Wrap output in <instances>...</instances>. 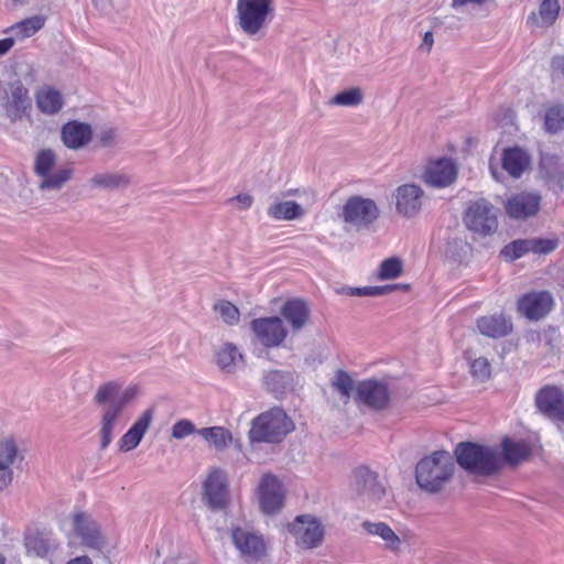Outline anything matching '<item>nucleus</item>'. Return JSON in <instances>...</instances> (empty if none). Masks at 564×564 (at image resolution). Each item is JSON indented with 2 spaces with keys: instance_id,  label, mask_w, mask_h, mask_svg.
Returning <instances> with one entry per match:
<instances>
[{
  "instance_id": "obj_1",
  "label": "nucleus",
  "mask_w": 564,
  "mask_h": 564,
  "mask_svg": "<svg viewBox=\"0 0 564 564\" xmlns=\"http://www.w3.org/2000/svg\"><path fill=\"white\" fill-rule=\"evenodd\" d=\"M139 394L138 386L121 389L118 381H108L100 384L94 395V401L101 406L100 420V448L106 449L113 438L115 425L124 408Z\"/></svg>"
},
{
  "instance_id": "obj_2",
  "label": "nucleus",
  "mask_w": 564,
  "mask_h": 564,
  "mask_svg": "<svg viewBox=\"0 0 564 564\" xmlns=\"http://www.w3.org/2000/svg\"><path fill=\"white\" fill-rule=\"evenodd\" d=\"M454 471L455 463L452 455L447 451H436L416 464V484L421 489L435 494L451 481Z\"/></svg>"
},
{
  "instance_id": "obj_3",
  "label": "nucleus",
  "mask_w": 564,
  "mask_h": 564,
  "mask_svg": "<svg viewBox=\"0 0 564 564\" xmlns=\"http://www.w3.org/2000/svg\"><path fill=\"white\" fill-rule=\"evenodd\" d=\"M454 455L457 464L467 473L490 476L501 468V456L497 448L473 442H460Z\"/></svg>"
},
{
  "instance_id": "obj_4",
  "label": "nucleus",
  "mask_w": 564,
  "mask_h": 564,
  "mask_svg": "<svg viewBox=\"0 0 564 564\" xmlns=\"http://www.w3.org/2000/svg\"><path fill=\"white\" fill-rule=\"evenodd\" d=\"M294 430V423L286 412L274 406L254 417L248 436L251 443H280Z\"/></svg>"
},
{
  "instance_id": "obj_5",
  "label": "nucleus",
  "mask_w": 564,
  "mask_h": 564,
  "mask_svg": "<svg viewBox=\"0 0 564 564\" xmlns=\"http://www.w3.org/2000/svg\"><path fill=\"white\" fill-rule=\"evenodd\" d=\"M58 156L51 148L39 150L34 154L33 172L39 177L37 187L42 192H59L73 177L75 170L70 165L55 170Z\"/></svg>"
},
{
  "instance_id": "obj_6",
  "label": "nucleus",
  "mask_w": 564,
  "mask_h": 564,
  "mask_svg": "<svg viewBox=\"0 0 564 564\" xmlns=\"http://www.w3.org/2000/svg\"><path fill=\"white\" fill-rule=\"evenodd\" d=\"M273 15V0L237 1V24L248 36H262Z\"/></svg>"
},
{
  "instance_id": "obj_7",
  "label": "nucleus",
  "mask_w": 564,
  "mask_h": 564,
  "mask_svg": "<svg viewBox=\"0 0 564 564\" xmlns=\"http://www.w3.org/2000/svg\"><path fill=\"white\" fill-rule=\"evenodd\" d=\"M379 215L380 210L373 199L355 195L346 200L339 217L347 226L364 230L368 229Z\"/></svg>"
},
{
  "instance_id": "obj_8",
  "label": "nucleus",
  "mask_w": 564,
  "mask_h": 564,
  "mask_svg": "<svg viewBox=\"0 0 564 564\" xmlns=\"http://www.w3.org/2000/svg\"><path fill=\"white\" fill-rule=\"evenodd\" d=\"M463 221L475 235L490 236L498 229L497 209L486 199L473 202L466 208Z\"/></svg>"
},
{
  "instance_id": "obj_9",
  "label": "nucleus",
  "mask_w": 564,
  "mask_h": 564,
  "mask_svg": "<svg viewBox=\"0 0 564 564\" xmlns=\"http://www.w3.org/2000/svg\"><path fill=\"white\" fill-rule=\"evenodd\" d=\"M352 486L356 495L365 503L379 505L388 500L387 487L380 480L378 473L366 466L357 467L354 470Z\"/></svg>"
},
{
  "instance_id": "obj_10",
  "label": "nucleus",
  "mask_w": 564,
  "mask_h": 564,
  "mask_svg": "<svg viewBox=\"0 0 564 564\" xmlns=\"http://www.w3.org/2000/svg\"><path fill=\"white\" fill-rule=\"evenodd\" d=\"M1 108L6 118L15 123L30 115L32 105L29 89L20 79L10 82L1 97Z\"/></svg>"
},
{
  "instance_id": "obj_11",
  "label": "nucleus",
  "mask_w": 564,
  "mask_h": 564,
  "mask_svg": "<svg viewBox=\"0 0 564 564\" xmlns=\"http://www.w3.org/2000/svg\"><path fill=\"white\" fill-rule=\"evenodd\" d=\"M258 496L262 512L273 514L283 507L285 488L275 475L265 473L259 481Z\"/></svg>"
},
{
  "instance_id": "obj_12",
  "label": "nucleus",
  "mask_w": 564,
  "mask_h": 564,
  "mask_svg": "<svg viewBox=\"0 0 564 564\" xmlns=\"http://www.w3.org/2000/svg\"><path fill=\"white\" fill-rule=\"evenodd\" d=\"M355 401L373 410L387 408L390 401V390L384 381L364 380L356 388Z\"/></svg>"
},
{
  "instance_id": "obj_13",
  "label": "nucleus",
  "mask_w": 564,
  "mask_h": 564,
  "mask_svg": "<svg viewBox=\"0 0 564 564\" xmlns=\"http://www.w3.org/2000/svg\"><path fill=\"white\" fill-rule=\"evenodd\" d=\"M289 531L294 535L296 543L306 549L317 546L324 535L322 524L310 516H299L289 524Z\"/></svg>"
},
{
  "instance_id": "obj_14",
  "label": "nucleus",
  "mask_w": 564,
  "mask_h": 564,
  "mask_svg": "<svg viewBox=\"0 0 564 564\" xmlns=\"http://www.w3.org/2000/svg\"><path fill=\"white\" fill-rule=\"evenodd\" d=\"M251 329L265 347L280 346L288 335L282 319L278 316L256 318L251 322Z\"/></svg>"
},
{
  "instance_id": "obj_15",
  "label": "nucleus",
  "mask_w": 564,
  "mask_h": 564,
  "mask_svg": "<svg viewBox=\"0 0 564 564\" xmlns=\"http://www.w3.org/2000/svg\"><path fill=\"white\" fill-rule=\"evenodd\" d=\"M204 499L213 510H221L228 502V484L225 471L213 469L204 481Z\"/></svg>"
},
{
  "instance_id": "obj_16",
  "label": "nucleus",
  "mask_w": 564,
  "mask_h": 564,
  "mask_svg": "<svg viewBox=\"0 0 564 564\" xmlns=\"http://www.w3.org/2000/svg\"><path fill=\"white\" fill-rule=\"evenodd\" d=\"M535 404L541 413L553 421L564 423V394L554 386H545L535 395Z\"/></svg>"
},
{
  "instance_id": "obj_17",
  "label": "nucleus",
  "mask_w": 564,
  "mask_h": 564,
  "mask_svg": "<svg viewBox=\"0 0 564 564\" xmlns=\"http://www.w3.org/2000/svg\"><path fill=\"white\" fill-rule=\"evenodd\" d=\"M423 195L424 192L419 185H400L393 193L397 212L406 218L416 216L422 207Z\"/></svg>"
},
{
  "instance_id": "obj_18",
  "label": "nucleus",
  "mask_w": 564,
  "mask_h": 564,
  "mask_svg": "<svg viewBox=\"0 0 564 564\" xmlns=\"http://www.w3.org/2000/svg\"><path fill=\"white\" fill-rule=\"evenodd\" d=\"M74 531L80 538L82 543L90 549L101 550L106 545V539L98 523L87 513L78 512L73 517Z\"/></svg>"
},
{
  "instance_id": "obj_19",
  "label": "nucleus",
  "mask_w": 564,
  "mask_h": 564,
  "mask_svg": "<svg viewBox=\"0 0 564 564\" xmlns=\"http://www.w3.org/2000/svg\"><path fill=\"white\" fill-rule=\"evenodd\" d=\"M23 455L13 436L0 440V491L7 488L13 480V465L22 462Z\"/></svg>"
},
{
  "instance_id": "obj_20",
  "label": "nucleus",
  "mask_w": 564,
  "mask_h": 564,
  "mask_svg": "<svg viewBox=\"0 0 564 564\" xmlns=\"http://www.w3.org/2000/svg\"><path fill=\"white\" fill-rule=\"evenodd\" d=\"M553 306V297L546 291L523 295L518 301V311L529 319L538 321L544 317Z\"/></svg>"
},
{
  "instance_id": "obj_21",
  "label": "nucleus",
  "mask_w": 564,
  "mask_h": 564,
  "mask_svg": "<svg viewBox=\"0 0 564 564\" xmlns=\"http://www.w3.org/2000/svg\"><path fill=\"white\" fill-rule=\"evenodd\" d=\"M93 139V128L89 123L70 120L62 126L61 141L69 150H80Z\"/></svg>"
},
{
  "instance_id": "obj_22",
  "label": "nucleus",
  "mask_w": 564,
  "mask_h": 564,
  "mask_svg": "<svg viewBox=\"0 0 564 564\" xmlns=\"http://www.w3.org/2000/svg\"><path fill=\"white\" fill-rule=\"evenodd\" d=\"M457 177V166L446 158L432 161L426 166L424 181L434 187H446L451 185Z\"/></svg>"
},
{
  "instance_id": "obj_23",
  "label": "nucleus",
  "mask_w": 564,
  "mask_h": 564,
  "mask_svg": "<svg viewBox=\"0 0 564 564\" xmlns=\"http://www.w3.org/2000/svg\"><path fill=\"white\" fill-rule=\"evenodd\" d=\"M132 181V175L123 170L104 171L95 173L88 180V184L93 189L115 192L127 189Z\"/></svg>"
},
{
  "instance_id": "obj_24",
  "label": "nucleus",
  "mask_w": 564,
  "mask_h": 564,
  "mask_svg": "<svg viewBox=\"0 0 564 564\" xmlns=\"http://www.w3.org/2000/svg\"><path fill=\"white\" fill-rule=\"evenodd\" d=\"M361 530L367 535L376 538L382 547L392 553H399L401 550L402 541L400 536L386 523V522H372L369 520L364 521Z\"/></svg>"
},
{
  "instance_id": "obj_25",
  "label": "nucleus",
  "mask_w": 564,
  "mask_h": 564,
  "mask_svg": "<svg viewBox=\"0 0 564 564\" xmlns=\"http://www.w3.org/2000/svg\"><path fill=\"white\" fill-rule=\"evenodd\" d=\"M541 196L534 193H520L510 197L506 212L511 218L524 219L535 215L540 208Z\"/></svg>"
},
{
  "instance_id": "obj_26",
  "label": "nucleus",
  "mask_w": 564,
  "mask_h": 564,
  "mask_svg": "<svg viewBox=\"0 0 564 564\" xmlns=\"http://www.w3.org/2000/svg\"><path fill=\"white\" fill-rule=\"evenodd\" d=\"M154 415V409H147L132 426L123 434L119 441V448L122 452L134 449L143 438L145 432L150 427Z\"/></svg>"
},
{
  "instance_id": "obj_27",
  "label": "nucleus",
  "mask_w": 564,
  "mask_h": 564,
  "mask_svg": "<svg viewBox=\"0 0 564 564\" xmlns=\"http://www.w3.org/2000/svg\"><path fill=\"white\" fill-rule=\"evenodd\" d=\"M37 110L45 116L57 115L65 105L62 93L52 86L44 85L34 94Z\"/></svg>"
},
{
  "instance_id": "obj_28",
  "label": "nucleus",
  "mask_w": 564,
  "mask_h": 564,
  "mask_svg": "<svg viewBox=\"0 0 564 564\" xmlns=\"http://www.w3.org/2000/svg\"><path fill=\"white\" fill-rule=\"evenodd\" d=\"M231 538L236 547L245 555L258 558L264 552L262 539L249 530L234 528Z\"/></svg>"
},
{
  "instance_id": "obj_29",
  "label": "nucleus",
  "mask_w": 564,
  "mask_h": 564,
  "mask_svg": "<svg viewBox=\"0 0 564 564\" xmlns=\"http://www.w3.org/2000/svg\"><path fill=\"white\" fill-rule=\"evenodd\" d=\"M310 314V307L300 299L286 301L281 308V315L290 324L293 333L300 332L307 324Z\"/></svg>"
},
{
  "instance_id": "obj_30",
  "label": "nucleus",
  "mask_w": 564,
  "mask_h": 564,
  "mask_svg": "<svg viewBox=\"0 0 564 564\" xmlns=\"http://www.w3.org/2000/svg\"><path fill=\"white\" fill-rule=\"evenodd\" d=\"M502 167L513 178H519L531 163L530 155L521 148L513 147L503 150Z\"/></svg>"
},
{
  "instance_id": "obj_31",
  "label": "nucleus",
  "mask_w": 564,
  "mask_h": 564,
  "mask_svg": "<svg viewBox=\"0 0 564 564\" xmlns=\"http://www.w3.org/2000/svg\"><path fill=\"white\" fill-rule=\"evenodd\" d=\"M479 332L490 338H501L512 330V323L503 314L481 316L477 319Z\"/></svg>"
},
{
  "instance_id": "obj_32",
  "label": "nucleus",
  "mask_w": 564,
  "mask_h": 564,
  "mask_svg": "<svg viewBox=\"0 0 564 564\" xmlns=\"http://www.w3.org/2000/svg\"><path fill=\"white\" fill-rule=\"evenodd\" d=\"M24 541L28 554L35 557H46L50 552L57 547L52 534L46 532H31L25 535Z\"/></svg>"
},
{
  "instance_id": "obj_33",
  "label": "nucleus",
  "mask_w": 564,
  "mask_h": 564,
  "mask_svg": "<svg viewBox=\"0 0 564 564\" xmlns=\"http://www.w3.org/2000/svg\"><path fill=\"white\" fill-rule=\"evenodd\" d=\"M242 361V354L231 343H225L216 350V364L227 375L235 373Z\"/></svg>"
},
{
  "instance_id": "obj_34",
  "label": "nucleus",
  "mask_w": 564,
  "mask_h": 564,
  "mask_svg": "<svg viewBox=\"0 0 564 564\" xmlns=\"http://www.w3.org/2000/svg\"><path fill=\"white\" fill-rule=\"evenodd\" d=\"M531 451V446L525 441H512L509 437H505L501 442V463L505 460L510 465H517L528 459Z\"/></svg>"
},
{
  "instance_id": "obj_35",
  "label": "nucleus",
  "mask_w": 564,
  "mask_h": 564,
  "mask_svg": "<svg viewBox=\"0 0 564 564\" xmlns=\"http://www.w3.org/2000/svg\"><path fill=\"white\" fill-rule=\"evenodd\" d=\"M294 375L291 371L269 370L263 375V386L273 394L285 393L292 388Z\"/></svg>"
},
{
  "instance_id": "obj_36",
  "label": "nucleus",
  "mask_w": 564,
  "mask_h": 564,
  "mask_svg": "<svg viewBox=\"0 0 564 564\" xmlns=\"http://www.w3.org/2000/svg\"><path fill=\"white\" fill-rule=\"evenodd\" d=\"M197 434L217 451H224L232 441L230 431L223 426L203 427Z\"/></svg>"
},
{
  "instance_id": "obj_37",
  "label": "nucleus",
  "mask_w": 564,
  "mask_h": 564,
  "mask_svg": "<svg viewBox=\"0 0 564 564\" xmlns=\"http://www.w3.org/2000/svg\"><path fill=\"white\" fill-rule=\"evenodd\" d=\"M558 0H543L539 7L538 14L532 12L529 17L534 24L541 28L552 25L558 17Z\"/></svg>"
},
{
  "instance_id": "obj_38",
  "label": "nucleus",
  "mask_w": 564,
  "mask_h": 564,
  "mask_svg": "<svg viewBox=\"0 0 564 564\" xmlns=\"http://www.w3.org/2000/svg\"><path fill=\"white\" fill-rule=\"evenodd\" d=\"M44 24L45 18L43 15H33L13 24L6 33H11L14 40H22L34 35Z\"/></svg>"
},
{
  "instance_id": "obj_39",
  "label": "nucleus",
  "mask_w": 564,
  "mask_h": 564,
  "mask_svg": "<svg viewBox=\"0 0 564 564\" xmlns=\"http://www.w3.org/2000/svg\"><path fill=\"white\" fill-rule=\"evenodd\" d=\"M305 214L304 209L295 202L286 200L271 205L268 215L276 220L299 219Z\"/></svg>"
},
{
  "instance_id": "obj_40",
  "label": "nucleus",
  "mask_w": 564,
  "mask_h": 564,
  "mask_svg": "<svg viewBox=\"0 0 564 564\" xmlns=\"http://www.w3.org/2000/svg\"><path fill=\"white\" fill-rule=\"evenodd\" d=\"M364 102V93L360 87H350L337 93L329 100L332 106L357 107Z\"/></svg>"
},
{
  "instance_id": "obj_41",
  "label": "nucleus",
  "mask_w": 564,
  "mask_h": 564,
  "mask_svg": "<svg viewBox=\"0 0 564 564\" xmlns=\"http://www.w3.org/2000/svg\"><path fill=\"white\" fill-rule=\"evenodd\" d=\"M333 388L340 393L343 398H345V402L350 398L351 392L354 391V380L345 370H337L335 377L332 381Z\"/></svg>"
},
{
  "instance_id": "obj_42",
  "label": "nucleus",
  "mask_w": 564,
  "mask_h": 564,
  "mask_svg": "<svg viewBox=\"0 0 564 564\" xmlns=\"http://www.w3.org/2000/svg\"><path fill=\"white\" fill-rule=\"evenodd\" d=\"M214 310L228 325H236L239 322L240 313L236 305L229 301L220 300L214 304Z\"/></svg>"
},
{
  "instance_id": "obj_43",
  "label": "nucleus",
  "mask_w": 564,
  "mask_h": 564,
  "mask_svg": "<svg viewBox=\"0 0 564 564\" xmlns=\"http://www.w3.org/2000/svg\"><path fill=\"white\" fill-rule=\"evenodd\" d=\"M545 128L549 132L555 133L564 129V107H551L545 113Z\"/></svg>"
},
{
  "instance_id": "obj_44",
  "label": "nucleus",
  "mask_w": 564,
  "mask_h": 564,
  "mask_svg": "<svg viewBox=\"0 0 564 564\" xmlns=\"http://www.w3.org/2000/svg\"><path fill=\"white\" fill-rule=\"evenodd\" d=\"M402 273V262L399 258L392 257L383 260L380 264L378 279H395Z\"/></svg>"
},
{
  "instance_id": "obj_45",
  "label": "nucleus",
  "mask_w": 564,
  "mask_h": 564,
  "mask_svg": "<svg viewBox=\"0 0 564 564\" xmlns=\"http://www.w3.org/2000/svg\"><path fill=\"white\" fill-rule=\"evenodd\" d=\"M530 239L514 240L505 247L503 253L511 260H516L532 251Z\"/></svg>"
},
{
  "instance_id": "obj_46",
  "label": "nucleus",
  "mask_w": 564,
  "mask_h": 564,
  "mask_svg": "<svg viewBox=\"0 0 564 564\" xmlns=\"http://www.w3.org/2000/svg\"><path fill=\"white\" fill-rule=\"evenodd\" d=\"M198 430L199 429H196L195 424L192 421H189L187 419H182V420L176 421L172 425L171 436L174 440L181 441L192 434H197Z\"/></svg>"
},
{
  "instance_id": "obj_47",
  "label": "nucleus",
  "mask_w": 564,
  "mask_h": 564,
  "mask_svg": "<svg viewBox=\"0 0 564 564\" xmlns=\"http://www.w3.org/2000/svg\"><path fill=\"white\" fill-rule=\"evenodd\" d=\"M470 372L473 377L479 381H486L489 379L491 375V366L488 359L484 357L474 359L470 364Z\"/></svg>"
},
{
  "instance_id": "obj_48",
  "label": "nucleus",
  "mask_w": 564,
  "mask_h": 564,
  "mask_svg": "<svg viewBox=\"0 0 564 564\" xmlns=\"http://www.w3.org/2000/svg\"><path fill=\"white\" fill-rule=\"evenodd\" d=\"M395 286L397 285L355 288V294H356V296L377 297V296H382V295L390 293L391 289L395 288Z\"/></svg>"
},
{
  "instance_id": "obj_49",
  "label": "nucleus",
  "mask_w": 564,
  "mask_h": 564,
  "mask_svg": "<svg viewBox=\"0 0 564 564\" xmlns=\"http://www.w3.org/2000/svg\"><path fill=\"white\" fill-rule=\"evenodd\" d=\"M532 252L539 254H546L552 252L557 247V241L554 239H530Z\"/></svg>"
},
{
  "instance_id": "obj_50",
  "label": "nucleus",
  "mask_w": 564,
  "mask_h": 564,
  "mask_svg": "<svg viewBox=\"0 0 564 564\" xmlns=\"http://www.w3.org/2000/svg\"><path fill=\"white\" fill-rule=\"evenodd\" d=\"M117 130L109 128L105 129L99 133V143L104 148L113 147L117 143Z\"/></svg>"
},
{
  "instance_id": "obj_51",
  "label": "nucleus",
  "mask_w": 564,
  "mask_h": 564,
  "mask_svg": "<svg viewBox=\"0 0 564 564\" xmlns=\"http://www.w3.org/2000/svg\"><path fill=\"white\" fill-rule=\"evenodd\" d=\"M230 200L237 202L241 209L250 208L253 203V198L249 194H239V195L232 197Z\"/></svg>"
},
{
  "instance_id": "obj_52",
  "label": "nucleus",
  "mask_w": 564,
  "mask_h": 564,
  "mask_svg": "<svg viewBox=\"0 0 564 564\" xmlns=\"http://www.w3.org/2000/svg\"><path fill=\"white\" fill-rule=\"evenodd\" d=\"M15 40L13 36H9L0 40V56L7 54L14 45Z\"/></svg>"
},
{
  "instance_id": "obj_53",
  "label": "nucleus",
  "mask_w": 564,
  "mask_h": 564,
  "mask_svg": "<svg viewBox=\"0 0 564 564\" xmlns=\"http://www.w3.org/2000/svg\"><path fill=\"white\" fill-rule=\"evenodd\" d=\"M94 6L101 12L108 13L113 7V0H93Z\"/></svg>"
},
{
  "instance_id": "obj_54",
  "label": "nucleus",
  "mask_w": 564,
  "mask_h": 564,
  "mask_svg": "<svg viewBox=\"0 0 564 564\" xmlns=\"http://www.w3.org/2000/svg\"><path fill=\"white\" fill-rule=\"evenodd\" d=\"M553 69L561 72L564 76V56H554L551 62Z\"/></svg>"
},
{
  "instance_id": "obj_55",
  "label": "nucleus",
  "mask_w": 564,
  "mask_h": 564,
  "mask_svg": "<svg viewBox=\"0 0 564 564\" xmlns=\"http://www.w3.org/2000/svg\"><path fill=\"white\" fill-rule=\"evenodd\" d=\"M488 0H453V7L465 6L467 3L484 4Z\"/></svg>"
},
{
  "instance_id": "obj_56",
  "label": "nucleus",
  "mask_w": 564,
  "mask_h": 564,
  "mask_svg": "<svg viewBox=\"0 0 564 564\" xmlns=\"http://www.w3.org/2000/svg\"><path fill=\"white\" fill-rule=\"evenodd\" d=\"M433 34L432 32H426L424 34V37H423V43H422V46H425L427 51H430V48L432 47L433 45Z\"/></svg>"
},
{
  "instance_id": "obj_57",
  "label": "nucleus",
  "mask_w": 564,
  "mask_h": 564,
  "mask_svg": "<svg viewBox=\"0 0 564 564\" xmlns=\"http://www.w3.org/2000/svg\"><path fill=\"white\" fill-rule=\"evenodd\" d=\"M67 564H93V563L88 556H78L74 560H70Z\"/></svg>"
},
{
  "instance_id": "obj_58",
  "label": "nucleus",
  "mask_w": 564,
  "mask_h": 564,
  "mask_svg": "<svg viewBox=\"0 0 564 564\" xmlns=\"http://www.w3.org/2000/svg\"><path fill=\"white\" fill-rule=\"evenodd\" d=\"M336 292L338 294H347V295H350V296H356L355 288H351V286H343L340 289H337Z\"/></svg>"
},
{
  "instance_id": "obj_59",
  "label": "nucleus",
  "mask_w": 564,
  "mask_h": 564,
  "mask_svg": "<svg viewBox=\"0 0 564 564\" xmlns=\"http://www.w3.org/2000/svg\"><path fill=\"white\" fill-rule=\"evenodd\" d=\"M490 171H491L492 176H494L496 180H498L496 169L494 167V165H492V164H490Z\"/></svg>"
},
{
  "instance_id": "obj_60",
  "label": "nucleus",
  "mask_w": 564,
  "mask_h": 564,
  "mask_svg": "<svg viewBox=\"0 0 564 564\" xmlns=\"http://www.w3.org/2000/svg\"><path fill=\"white\" fill-rule=\"evenodd\" d=\"M299 189H295V191H288L286 195H297L299 194Z\"/></svg>"
},
{
  "instance_id": "obj_61",
  "label": "nucleus",
  "mask_w": 564,
  "mask_h": 564,
  "mask_svg": "<svg viewBox=\"0 0 564 564\" xmlns=\"http://www.w3.org/2000/svg\"><path fill=\"white\" fill-rule=\"evenodd\" d=\"M395 285H397L395 288H392V289H391V292H392L393 290H397V289H403V288H406V285H401V284H395Z\"/></svg>"
},
{
  "instance_id": "obj_62",
  "label": "nucleus",
  "mask_w": 564,
  "mask_h": 564,
  "mask_svg": "<svg viewBox=\"0 0 564 564\" xmlns=\"http://www.w3.org/2000/svg\"><path fill=\"white\" fill-rule=\"evenodd\" d=\"M25 0H12L14 4H23Z\"/></svg>"
},
{
  "instance_id": "obj_63",
  "label": "nucleus",
  "mask_w": 564,
  "mask_h": 564,
  "mask_svg": "<svg viewBox=\"0 0 564 564\" xmlns=\"http://www.w3.org/2000/svg\"><path fill=\"white\" fill-rule=\"evenodd\" d=\"M4 563H6L4 556L0 555V564H4Z\"/></svg>"
}]
</instances>
